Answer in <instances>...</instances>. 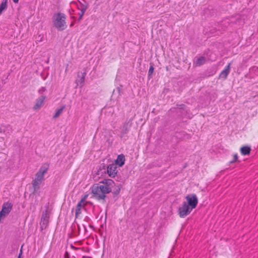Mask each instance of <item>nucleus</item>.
Instances as JSON below:
<instances>
[{
  "label": "nucleus",
  "instance_id": "f257e3e1",
  "mask_svg": "<svg viewBox=\"0 0 258 258\" xmlns=\"http://www.w3.org/2000/svg\"><path fill=\"white\" fill-rule=\"evenodd\" d=\"M112 191V189L99 184H94L91 187V193L94 198L98 201L105 202L106 195Z\"/></svg>",
  "mask_w": 258,
  "mask_h": 258
},
{
  "label": "nucleus",
  "instance_id": "f03ea898",
  "mask_svg": "<svg viewBox=\"0 0 258 258\" xmlns=\"http://www.w3.org/2000/svg\"><path fill=\"white\" fill-rule=\"evenodd\" d=\"M65 20V15L63 13H58L53 23L54 27L59 30L65 29L66 28Z\"/></svg>",
  "mask_w": 258,
  "mask_h": 258
},
{
  "label": "nucleus",
  "instance_id": "7ed1b4c3",
  "mask_svg": "<svg viewBox=\"0 0 258 258\" xmlns=\"http://www.w3.org/2000/svg\"><path fill=\"white\" fill-rule=\"evenodd\" d=\"M186 205L190 208V209H195L198 203V199L196 194H189L186 196Z\"/></svg>",
  "mask_w": 258,
  "mask_h": 258
},
{
  "label": "nucleus",
  "instance_id": "20e7f679",
  "mask_svg": "<svg viewBox=\"0 0 258 258\" xmlns=\"http://www.w3.org/2000/svg\"><path fill=\"white\" fill-rule=\"evenodd\" d=\"M49 164L48 163L43 164L40 167L39 171L36 173L35 179L42 182L44 179V175L47 172Z\"/></svg>",
  "mask_w": 258,
  "mask_h": 258
},
{
  "label": "nucleus",
  "instance_id": "39448f33",
  "mask_svg": "<svg viewBox=\"0 0 258 258\" xmlns=\"http://www.w3.org/2000/svg\"><path fill=\"white\" fill-rule=\"evenodd\" d=\"M189 206L186 205V202L183 203L182 206L178 209V214L181 218H184L189 214L192 209H190Z\"/></svg>",
  "mask_w": 258,
  "mask_h": 258
},
{
  "label": "nucleus",
  "instance_id": "423d86ee",
  "mask_svg": "<svg viewBox=\"0 0 258 258\" xmlns=\"http://www.w3.org/2000/svg\"><path fill=\"white\" fill-rule=\"evenodd\" d=\"M132 118L126 119L123 125L120 127V138H123L125 135L127 134L132 124Z\"/></svg>",
  "mask_w": 258,
  "mask_h": 258
},
{
  "label": "nucleus",
  "instance_id": "0eeeda50",
  "mask_svg": "<svg viewBox=\"0 0 258 258\" xmlns=\"http://www.w3.org/2000/svg\"><path fill=\"white\" fill-rule=\"evenodd\" d=\"M77 7L78 10L80 11L78 14L79 15L78 21H80L82 19L85 12L88 9V4L83 0L82 2H79V5H78Z\"/></svg>",
  "mask_w": 258,
  "mask_h": 258
},
{
  "label": "nucleus",
  "instance_id": "6e6552de",
  "mask_svg": "<svg viewBox=\"0 0 258 258\" xmlns=\"http://www.w3.org/2000/svg\"><path fill=\"white\" fill-rule=\"evenodd\" d=\"M49 213L47 210H45L43 212L41 219L40 225L42 229L47 227L49 222Z\"/></svg>",
  "mask_w": 258,
  "mask_h": 258
},
{
  "label": "nucleus",
  "instance_id": "1a4fd4ad",
  "mask_svg": "<svg viewBox=\"0 0 258 258\" xmlns=\"http://www.w3.org/2000/svg\"><path fill=\"white\" fill-rule=\"evenodd\" d=\"M13 208V204L10 202H5L3 204L2 210L0 213L6 217L11 211Z\"/></svg>",
  "mask_w": 258,
  "mask_h": 258
},
{
  "label": "nucleus",
  "instance_id": "9d476101",
  "mask_svg": "<svg viewBox=\"0 0 258 258\" xmlns=\"http://www.w3.org/2000/svg\"><path fill=\"white\" fill-rule=\"evenodd\" d=\"M107 172L111 177H114L117 173V166L113 163L109 164L107 167Z\"/></svg>",
  "mask_w": 258,
  "mask_h": 258
},
{
  "label": "nucleus",
  "instance_id": "9b49d317",
  "mask_svg": "<svg viewBox=\"0 0 258 258\" xmlns=\"http://www.w3.org/2000/svg\"><path fill=\"white\" fill-rule=\"evenodd\" d=\"M46 99V96L41 95L40 97L38 98L36 100V103L33 106L34 110H37L40 109L43 105L44 100Z\"/></svg>",
  "mask_w": 258,
  "mask_h": 258
},
{
  "label": "nucleus",
  "instance_id": "f8f14e48",
  "mask_svg": "<svg viewBox=\"0 0 258 258\" xmlns=\"http://www.w3.org/2000/svg\"><path fill=\"white\" fill-rule=\"evenodd\" d=\"M86 75V72H79L78 74V77L79 78V79L76 80V83L77 85H80L81 87H83L84 85V83L85 82V78Z\"/></svg>",
  "mask_w": 258,
  "mask_h": 258
},
{
  "label": "nucleus",
  "instance_id": "ddd939ff",
  "mask_svg": "<svg viewBox=\"0 0 258 258\" xmlns=\"http://www.w3.org/2000/svg\"><path fill=\"white\" fill-rule=\"evenodd\" d=\"M230 65L231 62L229 63L225 69L221 72L220 74V78L224 80L227 78L228 75L229 74L230 71Z\"/></svg>",
  "mask_w": 258,
  "mask_h": 258
},
{
  "label": "nucleus",
  "instance_id": "4468645a",
  "mask_svg": "<svg viewBox=\"0 0 258 258\" xmlns=\"http://www.w3.org/2000/svg\"><path fill=\"white\" fill-rule=\"evenodd\" d=\"M100 183H103V186H106L108 187L110 189H112V187L114 184V181L112 179H105L101 181Z\"/></svg>",
  "mask_w": 258,
  "mask_h": 258
},
{
  "label": "nucleus",
  "instance_id": "2eb2a0df",
  "mask_svg": "<svg viewBox=\"0 0 258 258\" xmlns=\"http://www.w3.org/2000/svg\"><path fill=\"white\" fill-rule=\"evenodd\" d=\"M125 162V157L123 154L119 155L116 160H115L116 165H118L119 167H121L124 164Z\"/></svg>",
  "mask_w": 258,
  "mask_h": 258
},
{
  "label": "nucleus",
  "instance_id": "dca6fc26",
  "mask_svg": "<svg viewBox=\"0 0 258 258\" xmlns=\"http://www.w3.org/2000/svg\"><path fill=\"white\" fill-rule=\"evenodd\" d=\"M85 204L84 203H81V201L78 203L75 212V216L76 217H78V216L81 213V208L85 206Z\"/></svg>",
  "mask_w": 258,
  "mask_h": 258
},
{
  "label": "nucleus",
  "instance_id": "f3484780",
  "mask_svg": "<svg viewBox=\"0 0 258 258\" xmlns=\"http://www.w3.org/2000/svg\"><path fill=\"white\" fill-rule=\"evenodd\" d=\"M251 148L249 146H243L240 148V153L242 155H247L250 154Z\"/></svg>",
  "mask_w": 258,
  "mask_h": 258
},
{
  "label": "nucleus",
  "instance_id": "a211bd4d",
  "mask_svg": "<svg viewBox=\"0 0 258 258\" xmlns=\"http://www.w3.org/2000/svg\"><path fill=\"white\" fill-rule=\"evenodd\" d=\"M41 181L37 180L34 179L32 182V186L34 189V192H36L40 188V185L41 183Z\"/></svg>",
  "mask_w": 258,
  "mask_h": 258
},
{
  "label": "nucleus",
  "instance_id": "6ab92c4d",
  "mask_svg": "<svg viewBox=\"0 0 258 258\" xmlns=\"http://www.w3.org/2000/svg\"><path fill=\"white\" fill-rule=\"evenodd\" d=\"M65 107H66V106L63 105L59 108L55 110V112L53 117L54 118H57L58 117H59L60 116V115L62 113V111H63V110L65 108Z\"/></svg>",
  "mask_w": 258,
  "mask_h": 258
},
{
  "label": "nucleus",
  "instance_id": "aec40b11",
  "mask_svg": "<svg viewBox=\"0 0 258 258\" xmlns=\"http://www.w3.org/2000/svg\"><path fill=\"white\" fill-rule=\"evenodd\" d=\"M206 62V58L204 56H201L198 58L195 62L197 66H201Z\"/></svg>",
  "mask_w": 258,
  "mask_h": 258
},
{
  "label": "nucleus",
  "instance_id": "412c9836",
  "mask_svg": "<svg viewBox=\"0 0 258 258\" xmlns=\"http://www.w3.org/2000/svg\"><path fill=\"white\" fill-rule=\"evenodd\" d=\"M3 128L2 127L1 128V130H3L4 133L6 134H10L12 132V128L10 125L3 126Z\"/></svg>",
  "mask_w": 258,
  "mask_h": 258
},
{
  "label": "nucleus",
  "instance_id": "4be33fe9",
  "mask_svg": "<svg viewBox=\"0 0 258 258\" xmlns=\"http://www.w3.org/2000/svg\"><path fill=\"white\" fill-rule=\"evenodd\" d=\"M120 191V186L118 185L115 188V189L112 191L113 197L115 200H116L117 199V195L119 194Z\"/></svg>",
  "mask_w": 258,
  "mask_h": 258
},
{
  "label": "nucleus",
  "instance_id": "5701e85b",
  "mask_svg": "<svg viewBox=\"0 0 258 258\" xmlns=\"http://www.w3.org/2000/svg\"><path fill=\"white\" fill-rule=\"evenodd\" d=\"M8 0H2L0 5V11L2 13L4 10L7 8Z\"/></svg>",
  "mask_w": 258,
  "mask_h": 258
},
{
  "label": "nucleus",
  "instance_id": "b1692460",
  "mask_svg": "<svg viewBox=\"0 0 258 258\" xmlns=\"http://www.w3.org/2000/svg\"><path fill=\"white\" fill-rule=\"evenodd\" d=\"M154 71V68L153 67V65L151 64L149 68V69L148 71V77L149 79L152 78V75L153 74Z\"/></svg>",
  "mask_w": 258,
  "mask_h": 258
},
{
  "label": "nucleus",
  "instance_id": "393cba45",
  "mask_svg": "<svg viewBox=\"0 0 258 258\" xmlns=\"http://www.w3.org/2000/svg\"><path fill=\"white\" fill-rule=\"evenodd\" d=\"M46 88L44 87H41L38 91L39 94H42L44 92L46 91Z\"/></svg>",
  "mask_w": 258,
  "mask_h": 258
},
{
  "label": "nucleus",
  "instance_id": "a878e982",
  "mask_svg": "<svg viewBox=\"0 0 258 258\" xmlns=\"http://www.w3.org/2000/svg\"><path fill=\"white\" fill-rule=\"evenodd\" d=\"M116 91L117 92L118 95L120 96L121 93V88L118 87L116 88Z\"/></svg>",
  "mask_w": 258,
  "mask_h": 258
},
{
  "label": "nucleus",
  "instance_id": "bb28decb",
  "mask_svg": "<svg viewBox=\"0 0 258 258\" xmlns=\"http://www.w3.org/2000/svg\"><path fill=\"white\" fill-rule=\"evenodd\" d=\"M88 195L85 196L81 200V203H84L85 202L86 199H87Z\"/></svg>",
  "mask_w": 258,
  "mask_h": 258
},
{
  "label": "nucleus",
  "instance_id": "cd10ccee",
  "mask_svg": "<svg viewBox=\"0 0 258 258\" xmlns=\"http://www.w3.org/2000/svg\"><path fill=\"white\" fill-rule=\"evenodd\" d=\"M23 245H22V246H21V249H20V253H19V256H18V257H19V258H21V255H22V253H23V251H22V247H23Z\"/></svg>",
  "mask_w": 258,
  "mask_h": 258
},
{
  "label": "nucleus",
  "instance_id": "c85d7f7f",
  "mask_svg": "<svg viewBox=\"0 0 258 258\" xmlns=\"http://www.w3.org/2000/svg\"><path fill=\"white\" fill-rule=\"evenodd\" d=\"M64 256V258H69V254L68 251H66Z\"/></svg>",
  "mask_w": 258,
  "mask_h": 258
},
{
  "label": "nucleus",
  "instance_id": "c756f323",
  "mask_svg": "<svg viewBox=\"0 0 258 258\" xmlns=\"http://www.w3.org/2000/svg\"><path fill=\"white\" fill-rule=\"evenodd\" d=\"M177 106L180 109H183L185 106L184 104L177 105Z\"/></svg>",
  "mask_w": 258,
  "mask_h": 258
},
{
  "label": "nucleus",
  "instance_id": "7c9ffc66",
  "mask_svg": "<svg viewBox=\"0 0 258 258\" xmlns=\"http://www.w3.org/2000/svg\"><path fill=\"white\" fill-rule=\"evenodd\" d=\"M237 159H238V156H237V154H235V155H234V160L233 161V162H234V161H235L237 160ZM231 162H232V161H231Z\"/></svg>",
  "mask_w": 258,
  "mask_h": 258
},
{
  "label": "nucleus",
  "instance_id": "2f4dec72",
  "mask_svg": "<svg viewBox=\"0 0 258 258\" xmlns=\"http://www.w3.org/2000/svg\"><path fill=\"white\" fill-rule=\"evenodd\" d=\"M13 1L14 2V3H17L19 1V0H13Z\"/></svg>",
  "mask_w": 258,
  "mask_h": 258
},
{
  "label": "nucleus",
  "instance_id": "473e14b6",
  "mask_svg": "<svg viewBox=\"0 0 258 258\" xmlns=\"http://www.w3.org/2000/svg\"><path fill=\"white\" fill-rule=\"evenodd\" d=\"M115 90L113 91V93L114 94L115 93Z\"/></svg>",
  "mask_w": 258,
  "mask_h": 258
},
{
  "label": "nucleus",
  "instance_id": "72a5a7b5",
  "mask_svg": "<svg viewBox=\"0 0 258 258\" xmlns=\"http://www.w3.org/2000/svg\"><path fill=\"white\" fill-rule=\"evenodd\" d=\"M2 12L0 11V15L1 14Z\"/></svg>",
  "mask_w": 258,
  "mask_h": 258
}]
</instances>
